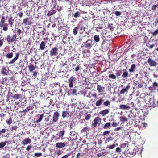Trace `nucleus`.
I'll list each match as a JSON object with an SVG mask.
<instances>
[{"mask_svg": "<svg viewBox=\"0 0 158 158\" xmlns=\"http://www.w3.org/2000/svg\"><path fill=\"white\" fill-rule=\"evenodd\" d=\"M108 28L111 31H113L114 30V27L113 26L112 24H108Z\"/></svg>", "mask_w": 158, "mask_h": 158, "instance_id": "obj_42", "label": "nucleus"}, {"mask_svg": "<svg viewBox=\"0 0 158 158\" xmlns=\"http://www.w3.org/2000/svg\"><path fill=\"white\" fill-rule=\"evenodd\" d=\"M65 146V144L64 143L58 142L55 144V146L60 148H63Z\"/></svg>", "mask_w": 158, "mask_h": 158, "instance_id": "obj_16", "label": "nucleus"}, {"mask_svg": "<svg viewBox=\"0 0 158 158\" xmlns=\"http://www.w3.org/2000/svg\"><path fill=\"white\" fill-rule=\"evenodd\" d=\"M103 102V100L102 98H100L95 103V105L96 106H99L102 105Z\"/></svg>", "mask_w": 158, "mask_h": 158, "instance_id": "obj_23", "label": "nucleus"}, {"mask_svg": "<svg viewBox=\"0 0 158 158\" xmlns=\"http://www.w3.org/2000/svg\"><path fill=\"white\" fill-rule=\"evenodd\" d=\"M52 3L53 5V8H55L56 5L57 3L56 0H52Z\"/></svg>", "mask_w": 158, "mask_h": 158, "instance_id": "obj_49", "label": "nucleus"}, {"mask_svg": "<svg viewBox=\"0 0 158 158\" xmlns=\"http://www.w3.org/2000/svg\"><path fill=\"white\" fill-rule=\"evenodd\" d=\"M7 80L8 79L6 77L2 78L0 83L3 84H5L6 83Z\"/></svg>", "mask_w": 158, "mask_h": 158, "instance_id": "obj_43", "label": "nucleus"}, {"mask_svg": "<svg viewBox=\"0 0 158 158\" xmlns=\"http://www.w3.org/2000/svg\"><path fill=\"white\" fill-rule=\"evenodd\" d=\"M128 73L126 69H123V73L122 75V77L125 78L128 76Z\"/></svg>", "mask_w": 158, "mask_h": 158, "instance_id": "obj_29", "label": "nucleus"}, {"mask_svg": "<svg viewBox=\"0 0 158 158\" xmlns=\"http://www.w3.org/2000/svg\"><path fill=\"white\" fill-rule=\"evenodd\" d=\"M157 7V5H153L152 7V10H155L156 9Z\"/></svg>", "mask_w": 158, "mask_h": 158, "instance_id": "obj_62", "label": "nucleus"}, {"mask_svg": "<svg viewBox=\"0 0 158 158\" xmlns=\"http://www.w3.org/2000/svg\"><path fill=\"white\" fill-rule=\"evenodd\" d=\"M72 67L75 71H78L80 69L79 65L76 63L73 64L72 65Z\"/></svg>", "mask_w": 158, "mask_h": 158, "instance_id": "obj_17", "label": "nucleus"}, {"mask_svg": "<svg viewBox=\"0 0 158 158\" xmlns=\"http://www.w3.org/2000/svg\"><path fill=\"white\" fill-rule=\"evenodd\" d=\"M104 106H107L110 105V102L109 100H107L105 102L103 103Z\"/></svg>", "mask_w": 158, "mask_h": 158, "instance_id": "obj_46", "label": "nucleus"}, {"mask_svg": "<svg viewBox=\"0 0 158 158\" xmlns=\"http://www.w3.org/2000/svg\"><path fill=\"white\" fill-rule=\"evenodd\" d=\"M119 108L120 109L123 110H126L128 109L129 110L130 108V107H129L127 105H120L119 106Z\"/></svg>", "mask_w": 158, "mask_h": 158, "instance_id": "obj_19", "label": "nucleus"}, {"mask_svg": "<svg viewBox=\"0 0 158 158\" xmlns=\"http://www.w3.org/2000/svg\"><path fill=\"white\" fill-rule=\"evenodd\" d=\"M29 70L30 72H33L35 69V67L33 65H30L28 67Z\"/></svg>", "mask_w": 158, "mask_h": 158, "instance_id": "obj_32", "label": "nucleus"}, {"mask_svg": "<svg viewBox=\"0 0 158 158\" xmlns=\"http://www.w3.org/2000/svg\"><path fill=\"white\" fill-rule=\"evenodd\" d=\"M1 72L2 74L6 75L8 72V68L6 67H3L2 68Z\"/></svg>", "mask_w": 158, "mask_h": 158, "instance_id": "obj_14", "label": "nucleus"}, {"mask_svg": "<svg viewBox=\"0 0 158 158\" xmlns=\"http://www.w3.org/2000/svg\"><path fill=\"white\" fill-rule=\"evenodd\" d=\"M147 62L150 66H155L157 65V64L155 61L152 60L150 58L148 59Z\"/></svg>", "mask_w": 158, "mask_h": 158, "instance_id": "obj_10", "label": "nucleus"}, {"mask_svg": "<svg viewBox=\"0 0 158 158\" xmlns=\"http://www.w3.org/2000/svg\"><path fill=\"white\" fill-rule=\"evenodd\" d=\"M35 156L38 157L42 155V153H35L34 155Z\"/></svg>", "mask_w": 158, "mask_h": 158, "instance_id": "obj_54", "label": "nucleus"}, {"mask_svg": "<svg viewBox=\"0 0 158 158\" xmlns=\"http://www.w3.org/2000/svg\"><path fill=\"white\" fill-rule=\"evenodd\" d=\"M116 146L115 144H113L112 145H109L107 147V148H108L109 149H113Z\"/></svg>", "mask_w": 158, "mask_h": 158, "instance_id": "obj_48", "label": "nucleus"}, {"mask_svg": "<svg viewBox=\"0 0 158 158\" xmlns=\"http://www.w3.org/2000/svg\"><path fill=\"white\" fill-rule=\"evenodd\" d=\"M33 108H34L33 106H28L23 111H21V112L26 113L27 111H29L30 110H32Z\"/></svg>", "mask_w": 158, "mask_h": 158, "instance_id": "obj_28", "label": "nucleus"}, {"mask_svg": "<svg viewBox=\"0 0 158 158\" xmlns=\"http://www.w3.org/2000/svg\"><path fill=\"white\" fill-rule=\"evenodd\" d=\"M136 67V66L135 64H132L131 66V68L129 69V71L130 73H132L134 72L135 69Z\"/></svg>", "mask_w": 158, "mask_h": 158, "instance_id": "obj_26", "label": "nucleus"}, {"mask_svg": "<svg viewBox=\"0 0 158 158\" xmlns=\"http://www.w3.org/2000/svg\"><path fill=\"white\" fill-rule=\"evenodd\" d=\"M22 143L24 145L30 144L31 142V139L29 137L25 139L22 141Z\"/></svg>", "mask_w": 158, "mask_h": 158, "instance_id": "obj_13", "label": "nucleus"}, {"mask_svg": "<svg viewBox=\"0 0 158 158\" xmlns=\"http://www.w3.org/2000/svg\"><path fill=\"white\" fill-rule=\"evenodd\" d=\"M91 95L92 97H94L95 98H97V94L96 93L91 94Z\"/></svg>", "mask_w": 158, "mask_h": 158, "instance_id": "obj_64", "label": "nucleus"}, {"mask_svg": "<svg viewBox=\"0 0 158 158\" xmlns=\"http://www.w3.org/2000/svg\"><path fill=\"white\" fill-rule=\"evenodd\" d=\"M114 13V14L116 16H120L122 14L121 12H120V11H115Z\"/></svg>", "mask_w": 158, "mask_h": 158, "instance_id": "obj_50", "label": "nucleus"}, {"mask_svg": "<svg viewBox=\"0 0 158 158\" xmlns=\"http://www.w3.org/2000/svg\"><path fill=\"white\" fill-rule=\"evenodd\" d=\"M12 18V17L10 18L8 20L9 24L11 26L13 25L14 23L13 21L11 20Z\"/></svg>", "mask_w": 158, "mask_h": 158, "instance_id": "obj_53", "label": "nucleus"}, {"mask_svg": "<svg viewBox=\"0 0 158 158\" xmlns=\"http://www.w3.org/2000/svg\"><path fill=\"white\" fill-rule=\"evenodd\" d=\"M72 15L75 18L79 17L80 16V13L79 11H77L74 14H73Z\"/></svg>", "mask_w": 158, "mask_h": 158, "instance_id": "obj_38", "label": "nucleus"}, {"mask_svg": "<svg viewBox=\"0 0 158 158\" xmlns=\"http://www.w3.org/2000/svg\"><path fill=\"white\" fill-rule=\"evenodd\" d=\"M101 121V118L99 117H96L94 119L92 122L93 126L94 127H96L98 123H99V125L100 124Z\"/></svg>", "mask_w": 158, "mask_h": 158, "instance_id": "obj_7", "label": "nucleus"}, {"mask_svg": "<svg viewBox=\"0 0 158 158\" xmlns=\"http://www.w3.org/2000/svg\"><path fill=\"white\" fill-rule=\"evenodd\" d=\"M130 86L129 85H127L125 88H123L120 91V94H122L125 92H127L128 90L130 88Z\"/></svg>", "mask_w": 158, "mask_h": 158, "instance_id": "obj_15", "label": "nucleus"}, {"mask_svg": "<svg viewBox=\"0 0 158 158\" xmlns=\"http://www.w3.org/2000/svg\"><path fill=\"white\" fill-rule=\"evenodd\" d=\"M91 117V115L90 114H89L87 115L85 118V119L88 120Z\"/></svg>", "mask_w": 158, "mask_h": 158, "instance_id": "obj_52", "label": "nucleus"}, {"mask_svg": "<svg viewBox=\"0 0 158 158\" xmlns=\"http://www.w3.org/2000/svg\"><path fill=\"white\" fill-rule=\"evenodd\" d=\"M6 132V129H2L1 130H0V136H2V137H6L7 136V135H4L3 134L5 133Z\"/></svg>", "mask_w": 158, "mask_h": 158, "instance_id": "obj_24", "label": "nucleus"}, {"mask_svg": "<svg viewBox=\"0 0 158 158\" xmlns=\"http://www.w3.org/2000/svg\"><path fill=\"white\" fill-rule=\"evenodd\" d=\"M17 37V35L16 33L13 34L11 36L10 35L7 36L6 39L9 42H12L15 41Z\"/></svg>", "mask_w": 158, "mask_h": 158, "instance_id": "obj_3", "label": "nucleus"}, {"mask_svg": "<svg viewBox=\"0 0 158 158\" xmlns=\"http://www.w3.org/2000/svg\"><path fill=\"white\" fill-rule=\"evenodd\" d=\"M116 75L118 76H119L121 75V74L122 73V71L121 70H116Z\"/></svg>", "mask_w": 158, "mask_h": 158, "instance_id": "obj_44", "label": "nucleus"}, {"mask_svg": "<svg viewBox=\"0 0 158 158\" xmlns=\"http://www.w3.org/2000/svg\"><path fill=\"white\" fill-rule=\"evenodd\" d=\"M76 80V78L73 76H71L68 79V83L70 88H72L73 87L74 82Z\"/></svg>", "mask_w": 158, "mask_h": 158, "instance_id": "obj_6", "label": "nucleus"}, {"mask_svg": "<svg viewBox=\"0 0 158 158\" xmlns=\"http://www.w3.org/2000/svg\"><path fill=\"white\" fill-rule=\"evenodd\" d=\"M19 56L18 53H17L16 54V56L14 57L9 63V64H12L15 62L18 59Z\"/></svg>", "mask_w": 158, "mask_h": 158, "instance_id": "obj_18", "label": "nucleus"}, {"mask_svg": "<svg viewBox=\"0 0 158 158\" xmlns=\"http://www.w3.org/2000/svg\"><path fill=\"white\" fill-rule=\"evenodd\" d=\"M111 127V123L110 122L106 123L103 126V128L105 129H109Z\"/></svg>", "mask_w": 158, "mask_h": 158, "instance_id": "obj_22", "label": "nucleus"}, {"mask_svg": "<svg viewBox=\"0 0 158 158\" xmlns=\"http://www.w3.org/2000/svg\"><path fill=\"white\" fill-rule=\"evenodd\" d=\"M79 27L78 26H77L76 27L74 28L73 30V34L74 35H76L78 32V31L79 30Z\"/></svg>", "mask_w": 158, "mask_h": 158, "instance_id": "obj_33", "label": "nucleus"}, {"mask_svg": "<svg viewBox=\"0 0 158 158\" xmlns=\"http://www.w3.org/2000/svg\"><path fill=\"white\" fill-rule=\"evenodd\" d=\"M77 92V90L75 89H73L71 90V93L73 94H75Z\"/></svg>", "mask_w": 158, "mask_h": 158, "instance_id": "obj_59", "label": "nucleus"}, {"mask_svg": "<svg viewBox=\"0 0 158 158\" xmlns=\"http://www.w3.org/2000/svg\"><path fill=\"white\" fill-rule=\"evenodd\" d=\"M58 48L56 47H53L50 51V56H56L58 54Z\"/></svg>", "mask_w": 158, "mask_h": 158, "instance_id": "obj_5", "label": "nucleus"}, {"mask_svg": "<svg viewBox=\"0 0 158 158\" xmlns=\"http://www.w3.org/2000/svg\"><path fill=\"white\" fill-rule=\"evenodd\" d=\"M32 146L31 145H29L27 146L26 148V150L27 151H30L32 148Z\"/></svg>", "mask_w": 158, "mask_h": 158, "instance_id": "obj_55", "label": "nucleus"}, {"mask_svg": "<svg viewBox=\"0 0 158 158\" xmlns=\"http://www.w3.org/2000/svg\"><path fill=\"white\" fill-rule=\"evenodd\" d=\"M43 117H44L43 114L40 115V117L39 118V119L38 120H36L35 122L36 123H37L40 122L41 121V120H42Z\"/></svg>", "mask_w": 158, "mask_h": 158, "instance_id": "obj_35", "label": "nucleus"}, {"mask_svg": "<svg viewBox=\"0 0 158 158\" xmlns=\"http://www.w3.org/2000/svg\"><path fill=\"white\" fill-rule=\"evenodd\" d=\"M38 72L37 71H35L33 74V76L35 77L37 76Z\"/></svg>", "mask_w": 158, "mask_h": 158, "instance_id": "obj_61", "label": "nucleus"}, {"mask_svg": "<svg viewBox=\"0 0 158 158\" xmlns=\"http://www.w3.org/2000/svg\"><path fill=\"white\" fill-rule=\"evenodd\" d=\"M118 122H114L112 123V126L113 127H116L118 125Z\"/></svg>", "mask_w": 158, "mask_h": 158, "instance_id": "obj_51", "label": "nucleus"}, {"mask_svg": "<svg viewBox=\"0 0 158 158\" xmlns=\"http://www.w3.org/2000/svg\"><path fill=\"white\" fill-rule=\"evenodd\" d=\"M110 112V110L109 109H106L103 110H101L99 112V114L101 115L102 116H105L106 115L109 114Z\"/></svg>", "mask_w": 158, "mask_h": 158, "instance_id": "obj_11", "label": "nucleus"}, {"mask_svg": "<svg viewBox=\"0 0 158 158\" xmlns=\"http://www.w3.org/2000/svg\"><path fill=\"white\" fill-rule=\"evenodd\" d=\"M33 23L31 19L27 17L23 19L22 23L25 25H30Z\"/></svg>", "mask_w": 158, "mask_h": 158, "instance_id": "obj_8", "label": "nucleus"}, {"mask_svg": "<svg viewBox=\"0 0 158 158\" xmlns=\"http://www.w3.org/2000/svg\"><path fill=\"white\" fill-rule=\"evenodd\" d=\"M59 116V113L58 112H55L53 115L52 118V121L54 123L56 122L58 119Z\"/></svg>", "mask_w": 158, "mask_h": 158, "instance_id": "obj_9", "label": "nucleus"}, {"mask_svg": "<svg viewBox=\"0 0 158 158\" xmlns=\"http://www.w3.org/2000/svg\"><path fill=\"white\" fill-rule=\"evenodd\" d=\"M69 115V112L67 111H63L62 112V116L63 118L68 117Z\"/></svg>", "mask_w": 158, "mask_h": 158, "instance_id": "obj_21", "label": "nucleus"}, {"mask_svg": "<svg viewBox=\"0 0 158 158\" xmlns=\"http://www.w3.org/2000/svg\"><path fill=\"white\" fill-rule=\"evenodd\" d=\"M22 95L21 94H15L13 96H12V97L14 99H17L20 98Z\"/></svg>", "mask_w": 158, "mask_h": 158, "instance_id": "obj_27", "label": "nucleus"}, {"mask_svg": "<svg viewBox=\"0 0 158 158\" xmlns=\"http://www.w3.org/2000/svg\"><path fill=\"white\" fill-rule=\"evenodd\" d=\"M67 61H66L64 63H62V64H61V68H62V67H64V66H65V65H67Z\"/></svg>", "mask_w": 158, "mask_h": 158, "instance_id": "obj_60", "label": "nucleus"}, {"mask_svg": "<svg viewBox=\"0 0 158 158\" xmlns=\"http://www.w3.org/2000/svg\"><path fill=\"white\" fill-rule=\"evenodd\" d=\"M158 34V29H157L155 30L152 34V35L153 36L156 35Z\"/></svg>", "mask_w": 158, "mask_h": 158, "instance_id": "obj_58", "label": "nucleus"}, {"mask_svg": "<svg viewBox=\"0 0 158 158\" xmlns=\"http://www.w3.org/2000/svg\"><path fill=\"white\" fill-rule=\"evenodd\" d=\"M65 133V131H60L58 133V134H57V135H59L60 137H59L57 139H56V140H58V139H60V137H63V136L64 135Z\"/></svg>", "mask_w": 158, "mask_h": 158, "instance_id": "obj_25", "label": "nucleus"}, {"mask_svg": "<svg viewBox=\"0 0 158 158\" xmlns=\"http://www.w3.org/2000/svg\"><path fill=\"white\" fill-rule=\"evenodd\" d=\"M94 39L95 42L98 43L99 41L100 38L99 35H95L94 36Z\"/></svg>", "mask_w": 158, "mask_h": 158, "instance_id": "obj_30", "label": "nucleus"}, {"mask_svg": "<svg viewBox=\"0 0 158 158\" xmlns=\"http://www.w3.org/2000/svg\"><path fill=\"white\" fill-rule=\"evenodd\" d=\"M108 77L112 79H116V76L114 74H111L109 75Z\"/></svg>", "mask_w": 158, "mask_h": 158, "instance_id": "obj_41", "label": "nucleus"}, {"mask_svg": "<svg viewBox=\"0 0 158 158\" xmlns=\"http://www.w3.org/2000/svg\"><path fill=\"white\" fill-rule=\"evenodd\" d=\"M13 55V53H8L6 55V57L8 59H10L12 58Z\"/></svg>", "mask_w": 158, "mask_h": 158, "instance_id": "obj_36", "label": "nucleus"}, {"mask_svg": "<svg viewBox=\"0 0 158 158\" xmlns=\"http://www.w3.org/2000/svg\"><path fill=\"white\" fill-rule=\"evenodd\" d=\"M16 29L17 32V35L18 36H19L21 33H23V32H22L21 29L19 27L16 28Z\"/></svg>", "mask_w": 158, "mask_h": 158, "instance_id": "obj_39", "label": "nucleus"}, {"mask_svg": "<svg viewBox=\"0 0 158 158\" xmlns=\"http://www.w3.org/2000/svg\"><path fill=\"white\" fill-rule=\"evenodd\" d=\"M88 130L89 127H86L81 130V133L85 132Z\"/></svg>", "mask_w": 158, "mask_h": 158, "instance_id": "obj_45", "label": "nucleus"}, {"mask_svg": "<svg viewBox=\"0 0 158 158\" xmlns=\"http://www.w3.org/2000/svg\"><path fill=\"white\" fill-rule=\"evenodd\" d=\"M110 133V131L109 130H107L103 132L102 135L105 136L107 135H108Z\"/></svg>", "mask_w": 158, "mask_h": 158, "instance_id": "obj_47", "label": "nucleus"}, {"mask_svg": "<svg viewBox=\"0 0 158 158\" xmlns=\"http://www.w3.org/2000/svg\"><path fill=\"white\" fill-rule=\"evenodd\" d=\"M116 152L118 153H120L121 152V150L119 147L117 148L116 149Z\"/></svg>", "mask_w": 158, "mask_h": 158, "instance_id": "obj_57", "label": "nucleus"}, {"mask_svg": "<svg viewBox=\"0 0 158 158\" xmlns=\"http://www.w3.org/2000/svg\"><path fill=\"white\" fill-rule=\"evenodd\" d=\"M6 123L8 125H10L12 123V119L11 117H10L9 119L6 120Z\"/></svg>", "mask_w": 158, "mask_h": 158, "instance_id": "obj_37", "label": "nucleus"}, {"mask_svg": "<svg viewBox=\"0 0 158 158\" xmlns=\"http://www.w3.org/2000/svg\"><path fill=\"white\" fill-rule=\"evenodd\" d=\"M120 121L124 123L125 122L127 121V119L124 116H121L119 117Z\"/></svg>", "mask_w": 158, "mask_h": 158, "instance_id": "obj_34", "label": "nucleus"}, {"mask_svg": "<svg viewBox=\"0 0 158 158\" xmlns=\"http://www.w3.org/2000/svg\"><path fill=\"white\" fill-rule=\"evenodd\" d=\"M7 143L6 141L4 142H2L0 143V149H2L6 145Z\"/></svg>", "mask_w": 158, "mask_h": 158, "instance_id": "obj_40", "label": "nucleus"}, {"mask_svg": "<svg viewBox=\"0 0 158 158\" xmlns=\"http://www.w3.org/2000/svg\"><path fill=\"white\" fill-rule=\"evenodd\" d=\"M17 15L20 17V18H21L23 15V14L22 12H20L19 13H18Z\"/></svg>", "mask_w": 158, "mask_h": 158, "instance_id": "obj_63", "label": "nucleus"}, {"mask_svg": "<svg viewBox=\"0 0 158 158\" xmlns=\"http://www.w3.org/2000/svg\"><path fill=\"white\" fill-rule=\"evenodd\" d=\"M45 46V44L44 41H42L40 44V49L42 50H44Z\"/></svg>", "mask_w": 158, "mask_h": 158, "instance_id": "obj_31", "label": "nucleus"}, {"mask_svg": "<svg viewBox=\"0 0 158 158\" xmlns=\"http://www.w3.org/2000/svg\"><path fill=\"white\" fill-rule=\"evenodd\" d=\"M62 9V6H58L57 7V10L59 11H60Z\"/></svg>", "mask_w": 158, "mask_h": 158, "instance_id": "obj_56", "label": "nucleus"}, {"mask_svg": "<svg viewBox=\"0 0 158 158\" xmlns=\"http://www.w3.org/2000/svg\"><path fill=\"white\" fill-rule=\"evenodd\" d=\"M114 139V138L112 136H109L105 140V143H107L109 142L110 141H113Z\"/></svg>", "mask_w": 158, "mask_h": 158, "instance_id": "obj_20", "label": "nucleus"}, {"mask_svg": "<svg viewBox=\"0 0 158 158\" xmlns=\"http://www.w3.org/2000/svg\"><path fill=\"white\" fill-rule=\"evenodd\" d=\"M84 44L85 47L88 49H90L94 44L93 41L90 39H88Z\"/></svg>", "mask_w": 158, "mask_h": 158, "instance_id": "obj_2", "label": "nucleus"}, {"mask_svg": "<svg viewBox=\"0 0 158 158\" xmlns=\"http://www.w3.org/2000/svg\"><path fill=\"white\" fill-rule=\"evenodd\" d=\"M6 21L5 18L4 16H2L0 22V27L3 28V30L4 31H7L8 30V24L5 23Z\"/></svg>", "mask_w": 158, "mask_h": 158, "instance_id": "obj_1", "label": "nucleus"}, {"mask_svg": "<svg viewBox=\"0 0 158 158\" xmlns=\"http://www.w3.org/2000/svg\"><path fill=\"white\" fill-rule=\"evenodd\" d=\"M149 89L151 91L156 90L158 91V83L156 82H153L152 85L149 87Z\"/></svg>", "mask_w": 158, "mask_h": 158, "instance_id": "obj_4", "label": "nucleus"}, {"mask_svg": "<svg viewBox=\"0 0 158 158\" xmlns=\"http://www.w3.org/2000/svg\"><path fill=\"white\" fill-rule=\"evenodd\" d=\"M97 90L98 93H102L105 92V88L101 85H99L97 86Z\"/></svg>", "mask_w": 158, "mask_h": 158, "instance_id": "obj_12", "label": "nucleus"}]
</instances>
